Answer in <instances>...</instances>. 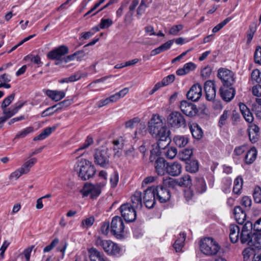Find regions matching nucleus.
I'll return each instance as SVG.
<instances>
[{
	"label": "nucleus",
	"instance_id": "nucleus-1",
	"mask_svg": "<svg viewBox=\"0 0 261 261\" xmlns=\"http://www.w3.org/2000/svg\"><path fill=\"white\" fill-rule=\"evenodd\" d=\"M74 170L83 180L92 178L96 173V169L92 163L85 159L79 160L74 165Z\"/></svg>",
	"mask_w": 261,
	"mask_h": 261
},
{
	"label": "nucleus",
	"instance_id": "nucleus-2",
	"mask_svg": "<svg viewBox=\"0 0 261 261\" xmlns=\"http://www.w3.org/2000/svg\"><path fill=\"white\" fill-rule=\"evenodd\" d=\"M111 153L108 148L100 147L96 149L93 153L94 163L100 167L107 169L111 164Z\"/></svg>",
	"mask_w": 261,
	"mask_h": 261
},
{
	"label": "nucleus",
	"instance_id": "nucleus-3",
	"mask_svg": "<svg viewBox=\"0 0 261 261\" xmlns=\"http://www.w3.org/2000/svg\"><path fill=\"white\" fill-rule=\"evenodd\" d=\"M95 245L102 249L108 255H117L120 254L121 251V248L118 244L111 240H104L100 237L96 238Z\"/></svg>",
	"mask_w": 261,
	"mask_h": 261
},
{
	"label": "nucleus",
	"instance_id": "nucleus-4",
	"mask_svg": "<svg viewBox=\"0 0 261 261\" xmlns=\"http://www.w3.org/2000/svg\"><path fill=\"white\" fill-rule=\"evenodd\" d=\"M220 248L219 244L212 238H206L201 241L200 250L206 255L211 256L216 254Z\"/></svg>",
	"mask_w": 261,
	"mask_h": 261
},
{
	"label": "nucleus",
	"instance_id": "nucleus-5",
	"mask_svg": "<svg viewBox=\"0 0 261 261\" xmlns=\"http://www.w3.org/2000/svg\"><path fill=\"white\" fill-rule=\"evenodd\" d=\"M124 223L119 216L114 217L112 220L110 231L117 239H122L124 236Z\"/></svg>",
	"mask_w": 261,
	"mask_h": 261
},
{
	"label": "nucleus",
	"instance_id": "nucleus-6",
	"mask_svg": "<svg viewBox=\"0 0 261 261\" xmlns=\"http://www.w3.org/2000/svg\"><path fill=\"white\" fill-rule=\"evenodd\" d=\"M167 122L171 127L178 128L185 127L186 121L184 116L178 111H173L167 117Z\"/></svg>",
	"mask_w": 261,
	"mask_h": 261
},
{
	"label": "nucleus",
	"instance_id": "nucleus-7",
	"mask_svg": "<svg viewBox=\"0 0 261 261\" xmlns=\"http://www.w3.org/2000/svg\"><path fill=\"white\" fill-rule=\"evenodd\" d=\"M119 210L121 216L126 222H131L136 220V212L130 203H126L121 205Z\"/></svg>",
	"mask_w": 261,
	"mask_h": 261
},
{
	"label": "nucleus",
	"instance_id": "nucleus-8",
	"mask_svg": "<svg viewBox=\"0 0 261 261\" xmlns=\"http://www.w3.org/2000/svg\"><path fill=\"white\" fill-rule=\"evenodd\" d=\"M217 76L224 87L231 86L234 82V73L226 68H220L218 70Z\"/></svg>",
	"mask_w": 261,
	"mask_h": 261
},
{
	"label": "nucleus",
	"instance_id": "nucleus-9",
	"mask_svg": "<svg viewBox=\"0 0 261 261\" xmlns=\"http://www.w3.org/2000/svg\"><path fill=\"white\" fill-rule=\"evenodd\" d=\"M69 52L68 47L65 45H61L57 48L51 50L47 54L48 59L52 60H57L56 65H59L61 60L62 59V56L67 54Z\"/></svg>",
	"mask_w": 261,
	"mask_h": 261
},
{
	"label": "nucleus",
	"instance_id": "nucleus-10",
	"mask_svg": "<svg viewBox=\"0 0 261 261\" xmlns=\"http://www.w3.org/2000/svg\"><path fill=\"white\" fill-rule=\"evenodd\" d=\"M164 124L161 116L154 114L148 123V129L149 133L153 136L159 133V131L163 127Z\"/></svg>",
	"mask_w": 261,
	"mask_h": 261
},
{
	"label": "nucleus",
	"instance_id": "nucleus-11",
	"mask_svg": "<svg viewBox=\"0 0 261 261\" xmlns=\"http://www.w3.org/2000/svg\"><path fill=\"white\" fill-rule=\"evenodd\" d=\"M144 203L148 208L153 207L155 203V191L154 188L149 187L144 191L143 194Z\"/></svg>",
	"mask_w": 261,
	"mask_h": 261
},
{
	"label": "nucleus",
	"instance_id": "nucleus-12",
	"mask_svg": "<svg viewBox=\"0 0 261 261\" xmlns=\"http://www.w3.org/2000/svg\"><path fill=\"white\" fill-rule=\"evenodd\" d=\"M155 191L156 198L161 203H166L169 201L171 198L170 191L164 186H158L154 188Z\"/></svg>",
	"mask_w": 261,
	"mask_h": 261
},
{
	"label": "nucleus",
	"instance_id": "nucleus-13",
	"mask_svg": "<svg viewBox=\"0 0 261 261\" xmlns=\"http://www.w3.org/2000/svg\"><path fill=\"white\" fill-rule=\"evenodd\" d=\"M179 107L181 112L188 117H193L195 116L198 112L196 106L186 100L182 101L180 102Z\"/></svg>",
	"mask_w": 261,
	"mask_h": 261
},
{
	"label": "nucleus",
	"instance_id": "nucleus-14",
	"mask_svg": "<svg viewBox=\"0 0 261 261\" xmlns=\"http://www.w3.org/2000/svg\"><path fill=\"white\" fill-rule=\"evenodd\" d=\"M169 132L170 131L168 129L167 127L164 125L160 129L158 134L154 135L153 136L158 140L157 146L159 148H161V145H163V142H165L166 145H169L170 140L169 138Z\"/></svg>",
	"mask_w": 261,
	"mask_h": 261
},
{
	"label": "nucleus",
	"instance_id": "nucleus-15",
	"mask_svg": "<svg viewBox=\"0 0 261 261\" xmlns=\"http://www.w3.org/2000/svg\"><path fill=\"white\" fill-rule=\"evenodd\" d=\"M81 192L84 197L90 196L91 199L97 198L100 194L99 190L93 184H85Z\"/></svg>",
	"mask_w": 261,
	"mask_h": 261
},
{
	"label": "nucleus",
	"instance_id": "nucleus-16",
	"mask_svg": "<svg viewBox=\"0 0 261 261\" xmlns=\"http://www.w3.org/2000/svg\"><path fill=\"white\" fill-rule=\"evenodd\" d=\"M202 95V87L197 83L194 84L190 88V90L187 94V98L192 101H197Z\"/></svg>",
	"mask_w": 261,
	"mask_h": 261
},
{
	"label": "nucleus",
	"instance_id": "nucleus-17",
	"mask_svg": "<svg viewBox=\"0 0 261 261\" xmlns=\"http://www.w3.org/2000/svg\"><path fill=\"white\" fill-rule=\"evenodd\" d=\"M205 96L207 100H213L216 96V86L212 81H207L204 86Z\"/></svg>",
	"mask_w": 261,
	"mask_h": 261
},
{
	"label": "nucleus",
	"instance_id": "nucleus-18",
	"mask_svg": "<svg viewBox=\"0 0 261 261\" xmlns=\"http://www.w3.org/2000/svg\"><path fill=\"white\" fill-rule=\"evenodd\" d=\"M182 167L177 162L168 163L166 167V173L172 176H177L181 172Z\"/></svg>",
	"mask_w": 261,
	"mask_h": 261
},
{
	"label": "nucleus",
	"instance_id": "nucleus-19",
	"mask_svg": "<svg viewBox=\"0 0 261 261\" xmlns=\"http://www.w3.org/2000/svg\"><path fill=\"white\" fill-rule=\"evenodd\" d=\"M71 104V102L69 100H64L62 102H60L52 107H49L47 108L45 110H44L41 113V116L42 117H44L50 115H52L55 112H57L58 111L61 110L63 108V106L66 105V106L69 105Z\"/></svg>",
	"mask_w": 261,
	"mask_h": 261
},
{
	"label": "nucleus",
	"instance_id": "nucleus-20",
	"mask_svg": "<svg viewBox=\"0 0 261 261\" xmlns=\"http://www.w3.org/2000/svg\"><path fill=\"white\" fill-rule=\"evenodd\" d=\"M220 94L222 99L225 101L228 102L233 98L236 94V91L233 88L224 87L220 88Z\"/></svg>",
	"mask_w": 261,
	"mask_h": 261
},
{
	"label": "nucleus",
	"instance_id": "nucleus-21",
	"mask_svg": "<svg viewBox=\"0 0 261 261\" xmlns=\"http://www.w3.org/2000/svg\"><path fill=\"white\" fill-rule=\"evenodd\" d=\"M168 163L163 158H158L155 163V172L159 175H164L166 173V167Z\"/></svg>",
	"mask_w": 261,
	"mask_h": 261
},
{
	"label": "nucleus",
	"instance_id": "nucleus-22",
	"mask_svg": "<svg viewBox=\"0 0 261 261\" xmlns=\"http://www.w3.org/2000/svg\"><path fill=\"white\" fill-rule=\"evenodd\" d=\"M88 252L91 261H106L104 254L95 248L88 249Z\"/></svg>",
	"mask_w": 261,
	"mask_h": 261
},
{
	"label": "nucleus",
	"instance_id": "nucleus-23",
	"mask_svg": "<svg viewBox=\"0 0 261 261\" xmlns=\"http://www.w3.org/2000/svg\"><path fill=\"white\" fill-rule=\"evenodd\" d=\"M240 227L236 224H230L229 226V238L233 243L237 242L240 238Z\"/></svg>",
	"mask_w": 261,
	"mask_h": 261
},
{
	"label": "nucleus",
	"instance_id": "nucleus-24",
	"mask_svg": "<svg viewBox=\"0 0 261 261\" xmlns=\"http://www.w3.org/2000/svg\"><path fill=\"white\" fill-rule=\"evenodd\" d=\"M45 94L55 101H59L65 96V93L63 91L47 90Z\"/></svg>",
	"mask_w": 261,
	"mask_h": 261
},
{
	"label": "nucleus",
	"instance_id": "nucleus-25",
	"mask_svg": "<svg viewBox=\"0 0 261 261\" xmlns=\"http://www.w3.org/2000/svg\"><path fill=\"white\" fill-rule=\"evenodd\" d=\"M142 193L140 191H137L135 192L132 197V206L135 209H141L142 206Z\"/></svg>",
	"mask_w": 261,
	"mask_h": 261
},
{
	"label": "nucleus",
	"instance_id": "nucleus-26",
	"mask_svg": "<svg viewBox=\"0 0 261 261\" xmlns=\"http://www.w3.org/2000/svg\"><path fill=\"white\" fill-rule=\"evenodd\" d=\"M233 214L234 218L238 223L243 224L246 217V213L242 210V208L239 206H236L233 210Z\"/></svg>",
	"mask_w": 261,
	"mask_h": 261
},
{
	"label": "nucleus",
	"instance_id": "nucleus-27",
	"mask_svg": "<svg viewBox=\"0 0 261 261\" xmlns=\"http://www.w3.org/2000/svg\"><path fill=\"white\" fill-rule=\"evenodd\" d=\"M239 107L240 111L245 120L248 123L252 122L253 120V117L250 110L244 103H240Z\"/></svg>",
	"mask_w": 261,
	"mask_h": 261
},
{
	"label": "nucleus",
	"instance_id": "nucleus-28",
	"mask_svg": "<svg viewBox=\"0 0 261 261\" xmlns=\"http://www.w3.org/2000/svg\"><path fill=\"white\" fill-rule=\"evenodd\" d=\"M189 127L193 137L196 139H200L203 135L201 127L196 123H189Z\"/></svg>",
	"mask_w": 261,
	"mask_h": 261
},
{
	"label": "nucleus",
	"instance_id": "nucleus-29",
	"mask_svg": "<svg viewBox=\"0 0 261 261\" xmlns=\"http://www.w3.org/2000/svg\"><path fill=\"white\" fill-rule=\"evenodd\" d=\"M57 127V125L45 128L39 135L34 138V141L42 140L48 137Z\"/></svg>",
	"mask_w": 261,
	"mask_h": 261
},
{
	"label": "nucleus",
	"instance_id": "nucleus-30",
	"mask_svg": "<svg viewBox=\"0 0 261 261\" xmlns=\"http://www.w3.org/2000/svg\"><path fill=\"white\" fill-rule=\"evenodd\" d=\"M194 186L196 191L199 193H203L207 189L205 181L203 177H201L195 178Z\"/></svg>",
	"mask_w": 261,
	"mask_h": 261
},
{
	"label": "nucleus",
	"instance_id": "nucleus-31",
	"mask_svg": "<svg viewBox=\"0 0 261 261\" xmlns=\"http://www.w3.org/2000/svg\"><path fill=\"white\" fill-rule=\"evenodd\" d=\"M249 246L253 247V249H261V233L256 232L252 235Z\"/></svg>",
	"mask_w": 261,
	"mask_h": 261
},
{
	"label": "nucleus",
	"instance_id": "nucleus-32",
	"mask_svg": "<svg viewBox=\"0 0 261 261\" xmlns=\"http://www.w3.org/2000/svg\"><path fill=\"white\" fill-rule=\"evenodd\" d=\"M186 238V234L181 232L179 234V237L175 241L173 246L176 252H180L182 250L184 245V243Z\"/></svg>",
	"mask_w": 261,
	"mask_h": 261
},
{
	"label": "nucleus",
	"instance_id": "nucleus-33",
	"mask_svg": "<svg viewBox=\"0 0 261 261\" xmlns=\"http://www.w3.org/2000/svg\"><path fill=\"white\" fill-rule=\"evenodd\" d=\"M257 150L255 147L251 148L245 155V161L247 164H252L256 159Z\"/></svg>",
	"mask_w": 261,
	"mask_h": 261
},
{
	"label": "nucleus",
	"instance_id": "nucleus-34",
	"mask_svg": "<svg viewBox=\"0 0 261 261\" xmlns=\"http://www.w3.org/2000/svg\"><path fill=\"white\" fill-rule=\"evenodd\" d=\"M167 146L166 145L164 147L163 145H161V148H159V149H164V155L169 159H173L177 154V149L175 147H167Z\"/></svg>",
	"mask_w": 261,
	"mask_h": 261
},
{
	"label": "nucleus",
	"instance_id": "nucleus-35",
	"mask_svg": "<svg viewBox=\"0 0 261 261\" xmlns=\"http://www.w3.org/2000/svg\"><path fill=\"white\" fill-rule=\"evenodd\" d=\"M177 186L180 187H188L192 184L191 177L188 174L182 175L181 177L176 179Z\"/></svg>",
	"mask_w": 261,
	"mask_h": 261
},
{
	"label": "nucleus",
	"instance_id": "nucleus-36",
	"mask_svg": "<svg viewBox=\"0 0 261 261\" xmlns=\"http://www.w3.org/2000/svg\"><path fill=\"white\" fill-rule=\"evenodd\" d=\"M173 141L179 147H185L188 142V138L184 136L177 135L174 137Z\"/></svg>",
	"mask_w": 261,
	"mask_h": 261
},
{
	"label": "nucleus",
	"instance_id": "nucleus-37",
	"mask_svg": "<svg viewBox=\"0 0 261 261\" xmlns=\"http://www.w3.org/2000/svg\"><path fill=\"white\" fill-rule=\"evenodd\" d=\"M37 159L35 158L31 159L28 161L25 162L21 167V170L23 171L22 172L25 173V174L28 173L30 171L31 167H32L35 165Z\"/></svg>",
	"mask_w": 261,
	"mask_h": 261
},
{
	"label": "nucleus",
	"instance_id": "nucleus-38",
	"mask_svg": "<svg viewBox=\"0 0 261 261\" xmlns=\"http://www.w3.org/2000/svg\"><path fill=\"white\" fill-rule=\"evenodd\" d=\"M34 130L33 126H29L17 133L15 137V139L23 138L29 134L32 133Z\"/></svg>",
	"mask_w": 261,
	"mask_h": 261
},
{
	"label": "nucleus",
	"instance_id": "nucleus-39",
	"mask_svg": "<svg viewBox=\"0 0 261 261\" xmlns=\"http://www.w3.org/2000/svg\"><path fill=\"white\" fill-rule=\"evenodd\" d=\"M186 170L191 173H195L198 170L199 165L198 161L193 160L187 164L186 166Z\"/></svg>",
	"mask_w": 261,
	"mask_h": 261
},
{
	"label": "nucleus",
	"instance_id": "nucleus-40",
	"mask_svg": "<svg viewBox=\"0 0 261 261\" xmlns=\"http://www.w3.org/2000/svg\"><path fill=\"white\" fill-rule=\"evenodd\" d=\"M243 186V179L241 177H237L234 181V186L233 188V192L237 194H239L240 193L241 190L242 189Z\"/></svg>",
	"mask_w": 261,
	"mask_h": 261
},
{
	"label": "nucleus",
	"instance_id": "nucleus-41",
	"mask_svg": "<svg viewBox=\"0 0 261 261\" xmlns=\"http://www.w3.org/2000/svg\"><path fill=\"white\" fill-rule=\"evenodd\" d=\"M161 186H164V187H169L171 188H175L177 184L176 179H174L171 177H167L164 178L163 180V184Z\"/></svg>",
	"mask_w": 261,
	"mask_h": 261
},
{
	"label": "nucleus",
	"instance_id": "nucleus-42",
	"mask_svg": "<svg viewBox=\"0 0 261 261\" xmlns=\"http://www.w3.org/2000/svg\"><path fill=\"white\" fill-rule=\"evenodd\" d=\"M252 234L247 232L246 231H241L240 235V239L242 244L247 243L249 246L250 242L252 238Z\"/></svg>",
	"mask_w": 261,
	"mask_h": 261
},
{
	"label": "nucleus",
	"instance_id": "nucleus-43",
	"mask_svg": "<svg viewBox=\"0 0 261 261\" xmlns=\"http://www.w3.org/2000/svg\"><path fill=\"white\" fill-rule=\"evenodd\" d=\"M93 143V139L91 136H88L85 140L84 143H83L81 146L75 150V152H78L80 150L85 149L88 148L90 145Z\"/></svg>",
	"mask_w": 261,
	"mask_h": 261
},
{
	"label": "nucleus",
	"instance_id": "nucleus-44",
	"mask_svg": "<svg viewBox=\"0 0 261 261\" xmlns=\"http://www.w3.org/2000/svg\"><path fill=\"white\" fill-rule=\"evenodd\" d=\"M110 181L111 187L115 188L117 187L119 181V174L117 171H114L110 176Z\"/></svg>",
	"mask_w": 261,
	"mask_h": 261
},
{
	"label": "nucleus",
	"instance_id": "nucleus-45",
	"mask_svg": "<svg viewBox=\"0 0 261 261\" xmlns=\"http://www.w3.org/2000/svg\"><path fill=\"white\" fill-rule=\"evenodd\" d=\"M193 154L192 149L186 148L179 153L180 159L182 161L189 160Z\"/></svg>",
	"mask_w": 261,
	"mask_h": 261
},
{
	"label": "nucleus",
	"instance_id": "nucleus-46",
	"mask_svg": "<svg viewBox=\"0 0 261 261\" xmlns=\"http://www.w3.org/2000/svg\"><path fill=\"white\" fill-rule=\"evenodd\" d=\"M257 28V24L255 22L250 25L249 31L247 34V42H250L252 39Z\"/></svg>",
	"mask_w": 261,
	"mask_h": 261
},
{
	"label": "nucleus",
	"instance_id": "nucleus-47",
	"mask_svg": "<svg viewBox=\"0 0 261 261\" xmlns=\"http://www.w3.org/2000/svg\"><path fill=\"white\" fill-rule=\"evenodd\" d=\"M254 200L256 203H261V188L257 186L255 187L253 193Z\"/></svg>",
	"mask_w": 261,
	"mask_h": 261
},
{
	"label": "nucleus",
	"instance_id": "nucleus-48",
	"mask_svg": "<svg viewBox=\"0 0 261 261\" xmlns=\"http://www.w3.org/2000/svg\"><path fill=\"white\" fill-rule=\"evenodd\" d=\"M230 114V111L229 110H225L223 111V114L221 115L219 122L218 125L220 127H222L223 125H224L226 121L228 118Z\"/></svg>",
	"mask_w": 261,
	"mask_h": 261
},
{
	"label": "nucleus",
	"instance_id": "nucleus-49",
	"mask_svg": "<svg viewBox=\"0 0 261 261\" xmlns=\"http://www.w3.org/2000/svg\"><path fill=\"white\" fill-rule=\"evenodd\" d=\"M231 20V17H227L223 21L218 24L213 29V32L216 33L224 27L228 22Z\"/></svg>",
	"mask_w": 261,
	"mask_h": 261
},
{
	"label": "nucleus",
	"instance_id": "nucleus-50",
	"mask_svg": "<svg viewBox=\"0 0 261 261\" xmlns=\"http://www.w3.org/2000/svg\"><path fill=\"white\" fill-rule=\"evenodd\" d=\"M113 24V21L110 18H102L99 23V27L101 29H105L109 28Z\"/></svg>",
	"mask_w": 261,
	"mask_h": 261
},
{
	"label": "nucleus",
	"instance_id": "nucleus-51",
	"mask_svg": "<svg viewBox=\"0 0 261 261\" xmlns=\"http://www.w3.org/2000/svg\"><path fill=\"white\" fill-rule=\"evenodd\" d=\"M15 97V94L12 93L9 96L5 98L2 103V109H4L6 108L14 100Z\"/></svg>",
	"mask_w": 261,
	"mask_h": 261
},
{
	"label": "nucleus",
	"instance_id": "nucleus-52",
	"mask_svg": "<svg viewBox=\"0 0 261 261\" xmlns=\"http://www.w3.org/2000/svg\"><path fill=\"white\" fill-rule=\"evenodd\" d=\"M252 204L251 198L247 196H244L241 200V204L244 206L245 208L248 210L250 208Z\"/></svg>",
	"mask_w": 261,
	"mask_h": 261
},
{
	"label": "nucleus",
	"instance_id": "nucleus-53",
	"mask_svg": "<svg viewBox=\"0 0 261 261\" xmlns=\"http://www.w3.org/2000/svg\"><path fill=\"white\" fill-rule=\"evenodd\" d=\"M251 78L252 81L256 82L257 83L261 82V72L258 69L254 70L252 73Z\"/></svg>",
	"mask_w": 261,
	"mask_h": 261
},
{
	"label": "nucleus",
	"instance_id": "nucleus-54",
	"mask_svg": "<svg viewBox=\"0 0 261 261\" xmlns=\"http://www.w3.org/2000/svg\"><path fill=\"white\" fill-rule=\"evenodd\" d=\"M140 121V119L138 117L134 118L125 122V127L126 128H132L138 124Z\"/></svg>",
	"mask_w": 261,
	"mask_h": 261
},
{
	"label": "nucleus",
	"instance_id": "nucleus-55",
	"mask_svg": "<svg viewBox=\"0 0 261 261\" xmlns=\"http://www.w3.org/2000/svg\"><path fill=\"white\" fill-rule=\"evenodd\" d=\"M182 24H178L172 26L169 31V34L172 35H177L180 31L183 29Z\"/></svg>",
	"mask_w": 261,
	"mask_h": 261
},
{
	"label": "nucleus",
	"instance_id": "nucleus-56",
	"mask_svg": "<svg viewBox=\"0 0 261 261\" xmlns=\"http://www.w3.org/2000/svg\"><path fill=\"white\" fill-rule=\"evenodd\" d=\"M212 73V68L209 66H206L202 69L201 75L203 78L207 79L210 77Z\"/></svg>",
	"mask_w": 261,
	"mask_h": 261
},
{
	"label": "nucleus",
	"instance_id": "nucleus-57",
	"mask_svg": "<svg viewBox=\"0 0 261 261\" xmlns=\"http://www.w3.org/2000/svg\"><path fill=\"white\" fill-rule=\"evenodd\" d=\"M254 57L255 62L261 65V47L260 46L256 47Z\"/></svg>",
	"mask_w": 261,
	"mask_h": 261
},
{
	"label": "nucleus",
	"instance_id": "nucleus-58",
	"mask_svg": "<svg viewBox=\"0 0 261 261\" xmlns=\"http://www.w3.org/2000/svg\"><path fill=\"white\" fill-rule=\"evenodd\" d=\"M23 171L21 170V168H19V169L15 170L14 172H12L9 176L10 179H17L22 174H25V173L22 172Z\"/></svg>",
	"mask_w": 261,
	"mask_h": 261
},
{
	"label": "nucleus",
	"instance_id": "nucleus-59",
	"mask_svg": "<svg viewBox=\"0 0 261 261\" xmlns=\"http://www.w3.org/2000/svg\"><path fill=\"white\" fill-rule=\"evenodd\" d=\"M59 242V240L57 238L55 239L48 246H46L44 249V252H48L51 250Z\"/></svg>",
	"mask_w": 261,
	"mask_h": 261
},
{
	"label": "nucleus",
	"instance_id": "nucleus-60",
	"mask_svg": "<svg viewBox=\"0 0 261 261\" xmlns=\"http://www.w3.org/2000/svg\"><path fill=\"white\" fill-rule=\"evenodd\" d=\"M175 80V75L174 74H170L168 76L165 77L162 80V82L163 83V85L165 86H167L169 85L170 84L174 82Z\"/></svg>",
	"mask_w": 261,
	"mask_h": 261
},
{
	"label": "nucleus",
	"instance_id": "nucleus-61",
	"mask_svg": "<svg viewBox=\"0 0 261 261\" xmlns=\"http://www.w3.org/2000/svg\"><path fill=\"white\" fill-rule=\"evenodd\" d=\"M110 231V224L109 222H104L101 226V232L104 235H107Z\"/></svg>",
	"mask_w": 261,
	"mask_h": 261
},
{
	"label": "nucleus",
	"instance_id": "nucleus-62",
	"mask_svg": "<svg viewBox=\"0 0 261 261\" xmlns=\"http://www.w3.org/2000/svg\"><path fill=\"white\" fill-rule=\"evenodd\" d=\"M174 42L173 40H170L159 46L162 52L165 51L169 49Z\"/></svg>",
	"mask_w": 261,
	"mask_h": 261
},
{
	"label": "nucleus",
	"instance_id": "nucleus-63",
	"mask_svg": "<svg viewBox=\"0 0 261 261\" xmlns=\"http://www.w3.org/2000/svg\"><path fill=\"white\" fill-rule=\"evenodd\" d=\"M252 93L256 97H260L261 96V85H256L253 87L252 88Z\"/></svg>",
	"mask_w": 261,
	"mask_h": 261
},
{
	"label": "nucleus",
	"instance_id": "nucleus-64",
	"mask_svg": "<svg viewBox=\"0 0 261 261\" xmlns=\"http://www.w3.org/2000/svg\"><path fill=\"white\" fill-rule=\"evenodd\" d=\"M252 110L254 112L257 117L261 118V106H257L256 104H253Z\"/></svg>",
	"mask_w": 261,
	"mask_h": 261
}]
</instances>
